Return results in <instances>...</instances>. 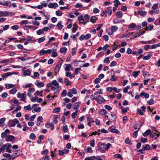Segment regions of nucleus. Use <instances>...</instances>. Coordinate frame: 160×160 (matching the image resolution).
<instances>
[{
    "mask_svg": "<svg viewBox=\"0 0 160 160\" xmlns=\"http://www.w3.org/2000/svg\"><path fill=\"white\" fill-rule=\"evenodd\" d=\"M52 85L54 86L52 87V91H55L56 89H57L56 91H55L54 94L58 93L59 90L61 89V87L59 86V84L58 82L56 80H54L52 82Z\"/></svg>",
    "mask_w": 160,
    "mask_h": 160,
    "instance_id": "obj_1",
    "label": "nucleus"
},
{
    "mask_svg": "<svg viewBox=\"0 0 160 160\" xmlns=\"http://www.w3.org/2000/svg\"><path fill=\"white\" fill-rule=\"evenodd\" d=\"M98 148L97 150L99 151L102 153H103L105 152V144L101 142H99L98 144Z\"/></svg>",
    "mask_w": 160,
    "mask_h": 160,
    "instance_id": "obj_2",
    "label": "nucleus"
},
{
    "mask_svg": "<svg viewBox=\"0 0 160 160\" xmlns=\"http://www.w3.org/2000/svg\"><path fill=\"white\" fill-rule=\"evenodd\" d=\"M63 62V61L61 60L58 61V63L55 68V71L56 72H58L59 71Z\"/></svg>",
    "mask_w": 160,
    "mask_h": 160,
    "instance_id": "obj_3",
    "label": "nucleus"
},
{
    "mask_svg": "<svg viewBox=\"0 0 160 160\" xmlns=\"http://www.w3.org/2000/svg\"><path fill=\"white\" fill-rule=\"evenodd\" d=\"M9 122L13 123L12 124H9V127H14L16 125V124L18 123H19V121L16 118H15L13 120H11L9 121Z\"/></svg>",
    "mask_w": 160,
    "mask_h": 160,
    "instance_id": "obj_4",
    "label": "nucleus"
},
{
    "mask_svg": "<svg viewBox=\"0 0 160 160\" xmlns=\"http://www.w3.org/2000/svg\"><path fill=\"white\" fill-rule=\"evenodd\" d=\"M141 109H138L137 110V113L139 114L140 115L143 114L144 112H145L146 108L144 106H142L141 107Z\"/></svg>",
    "mask_w": 160,
    "mask_h": 160,
    "instance_id": "obj_5",
    "label": "nucleus"
},
{
    "mask_svg": "<svg viewBox=\"0 0 160 160\" xmlns=\"http://www.w3.org/2000/svg\"><path fill=\"white\" fill-rule=\"evenodd\" d=\"M0 5L3 6H6L10 7L11 6V4L10 1H4L3 2H0Z\"/></svg>",
    "mask_w": 160,
    "mask_h": 160,
    "instance_id": "obj_6",
    "label": "nucleus"
},
{
    "mask_svg": "<svg viewBox=\"0 0 160 160\" xmlns=\"http://www.w3.org/2000/svg\"><path fill=\"white\" fill-rule=\"evenodd\" d=\"M10 133V131L8 129H6L4 132H3L1 133V137L2 138H4L6 137L8 134Z\"/></svg>",
    "mask_w": 160,
    "mask_h": 160,
    "instance_id": "obj_7",
    "label": "nucleus"
},
{
    "mask_svg": "<svg viewBox=\"0 0 160 160\" xmlns=\"http://www.w3.org/2000/svg\"><path fill=\"white\" fill-rule=\"evenodd\" d=\"M111 117L110 118L109 121L111 122H115L116 121L117 116L116 115L112 112H111Z\"/></svg>",
    "mask_w": 160,
    "mask_h": 160,
    "instance_id": "obj_8",
    "label": "nucleus"
},
{
    "mask_svg": "<svg viewBox=\"0 0 160 160\" xmlns=\"http://www.w3.org/2000/svg\"><path fill=\"white\" fill-rule=\"evenodd\" d=\"M58 7V5L57 3L55 2L53 3H50L48 5V7L50 8H56Z\"/></svg>",
    "mask_w": 160,
    "mask_h": 160,
    "instance_id": "obj_9",
    "label": "nucleus"
},
{
    "mask_svg": "<svg viewBox=\"0 0 160 160\" xmlns=\"http://www.w3.org/2000/svg\"><path fill=\"white\" fill-rule=\"evenodd\" d=\"M45 126L47 128H50L52 130L54 129V125L52 123H46Z\"/></svg>",
    "mask_w": 160,
    "mask_h": 160,
    "instance_id": "obj_10",
    "label": "nucleus"
},
{
    "mask_svg": "<svg viewBox=\"0 0 160 160\" xmlns=\"http://www.w3.org/2000/svg\"><path fill=\"white\" fill-rule=\"evenodd\" d=\"M65 75L66 77H69L71 79L74 78L75 76L74 74H71L70 72H66Z\"/></svg>",
    "mask_w": 160,
    "mask_h": 160,
    "instance_id": "obj_11",
    "label": "nucleus"
},
{
    "mask_svg": "<svg viewBox=\"0 0 160 160\" xmlns=\"http://www.w3.org/2000/svg\"><path fill=\"white\" fill-rule=\"evenodd\" d=\"M105 12H106V13H108V15L109 16H110L112 13V10L111 8H108L104 10Z\"/></svg>",
    "mask_w": 160,
    "mask_h": 160,
    "instance_id": "obj_12",
    "label": "nucleus"
},
{
    "mask_svg": "<svg viewBox=\"0 0 160 160\" xmlns=\"http://www.w3.org/2000/svg\"><path fill=\"white\" fill-rule=\"evenodd\" d=\"M97 99L98 102L100 103L104 102L105 101L103 98L100 95H98L97 96Z\"/></svg>",
    "mask_w": 160,
    "mask_h": 160,
    "instance_id": "obj_13",
    "label": "nucleus"
},
{
    "mask_svg": "<svg viewBox=\"0 0 160 160\" xmlns=\"http://www.w3.org/2000/svg\"><path fill=\"white\" fill-rule=\"evenodd\" d=\"M152 56V53L150 52L148 53L147 56H145L143 57V59L145 60H148L149 59L150 57Z\"/></svg>",
    "mask_w": 160,
    "mask_h": 160,
    "instance_id": "obj_14",
    "label": "nucleus"
},
{
    "mask_svg": "<svg viewBox=\"0 0 160 160\" xmlns=\"http://www.w3.org/2000/svg\"><path fill=\"white\" fill-rule=\"evenodd\" d=\"M69 151V150L67 149L63 150L62 151L59 150V151L58 154L60 155H61L67 153Z\"/></svg>",
    "mask_w": 160,
    "mask_h": 160,
    "instance_id": "obj_15",
    "label": "nucleus"
},
{
    "mask_svg": "<svg viewBox=\"0 0 160 160\" xmlns=\"http://www.w3.org/2000/svg\"><path fill=\"white\" fill-rule=\"evenodd\" d=\"M35 84L37 85L38 88H41L44 86V84L43 82H39L37 81L35 83Z\"/></svg>",
    "mask_w": 160,
    "mask_h": 160,
    "instance_id": "obj_16",
    "label": "nucleus"
},
{
    "mask_svg": "<svg viewBox=\"0 0 160 160\" xmlns=\"http://www.w3.org/2000/svg\"><path fill=\"white\" fill-rule=\"evenodd\" d=\"M26 94L25 93H21L20 92H18L17 94V97L18 98H26Z\"/></svg>",
    "mask_w": 160,
    "mask_h": 160,
    "instance_id": "obj_17",
    "label": "nucleus"
},
{
    "mask_svg": "<svg viewBox=\"0 0 160 160\" xmlns=\"http://www.w3.org/2000/svg\"><path fill=\"white\" fill-rule=\"evenodd\" d=\"M87 120L88 122V125L89 127L91 126V123H92V122H95V121L93 120H92V121H91V118L89 116H88L87 117Z\"/></svg>",
    "mask_w": 160,
    "mask_h": 160,
    "instance_id": "obj_18",
    "label": "nucleus"
},
{
    "mask_svg": "<svg viewBox=\"0 0 160 160\" xmlns=\"http://www.w3.org/2000/svg\"><path fill=\"white\" fill-rule=\"evenodd\" d=\"M140 96L141 97L144 96L145 98H149V95L146 92H142L140 93Z\"/></svg>",
    "mask_w": 160,
    "mask_h": 160,
    "instance_id": "obj_19",
    "label": "nucleus"
},
{
    "mask_svg": "<svg viewBox=\"0 0 160 160\" xmlns=\"http://www.w3.org/2000/svg\"><path fill=\"white\" fill-rule=\"evenodd\" d=\"M66 67L65 68V71H69L70 70V68H72V66L70 64H65Z\"/></svg>",
    "mask_w": 160,
    "mask_h": 160,
    "instance_id": "obj_20",
    "label": "nucleus"
},
{
    "mask_svg": "<svg viewBox=\"0 0 160 160\" xmlns=\"http://www.w3.org/2000/svg\"><path fill=\"white\" fill-rule=\"evenodd\" d=\"M138 13L141 16L143 17L147 14V12L145 11H143L142 10H139L138 12Z\"/></svg>",
    "mask_w": 160,
    "mask_h": 160,
    "instance_id": "obj_21",
    "label": "nucleus"
},
{
    "mask_svg": "<svg viewBox=\"0 0 160 160\" xmlns=\"http://www.w3.org/2000/svg\"><path fill=\"white\" fill-rule=\"evenodd\" d=\"M15 137L14 136L9 135L8 136V140H6L7 141H8L12 142L14 140Z\"/></svg>",
    "mask_w": 160,
    "mask_h": 160,
    "instance_id": "obj_22",
    "label": "nucleus"
},
{
    "mask_svg": "<svg viewBox=\"0 0 160 160\" xmlns=\"http://www.w3.org/2000/svg\"><path fill=\"white\" fill-rule=\"evenodd\" d=\"M113 127H114V126H112L110 128L111 129L110 131L111 132H112L115 133L117 134L119 132V131L118 130L112 128Z\"/></svg>",
    "mask_w": 160,
    "mask_h": 160,
    "instance_id": "obj_23",
    "label": "nucleus"
},
{
    "mask_svg": "<svg viewBox=\"0 0 160 160\" xmlns=\"http://www.w3.org/2000/svg\"><path fill=\"white\" fill-rule=\"evenodd\" d=\"M56 50L55 49H52V56L53 57H55L58 56V53L56 52Z\"/></svg>",
    "mask_w": 160,
    "mask_h": 160,
    "instance_id": "obj_24",
    "label": "nucleus"
},
{
    "mask_svg": "<svg viewBox=\"0 0 160 160\" xmlns=\"http://www.w3.org/2000/svg\"><path fill=\"white\" fill-rule=\"evenodd\" d=\"M84 18L86 20L85 21H84V25H85L87 23V22H88L89 17L88 14H86L84 16Z\"/></svg>",
    "mask_w": 160,
    "mask_h": 160,
    "instance_id": "obj_25",
    "label": "nucleus"
},
{
    "mask_svg": "<svg viewBox=\"0 0 160 160\" xmlns=\"http://www.w3.org/2000/svg\"><path fill=\"white\" fill-rule=\"evenodd\" d=\"M160 134V133L158 134L157 133H154L153 134H150V135L151 138H156Z\"/></svg>",
    "mask_w": 160,
    "mask_h": 160,
    "instance_id": "obj_26",
    "label": "nucleus"
},
{
    "mask_svg": "<svg viewBox=\"0 0 160 160\" xmlns=\"http://www.w3.org/2000/svg\"><path fill=\"white\" fill-rule=\"evenodd\" d=\"M151 132V131L150 130L148 129L142 134V135L144 137H146L149 134H150Z\"/></svg>",
    "mask_w": 160,
    "mask_h": 160,
    "instance_id": "obj_27",
    "label": "nucleus"
},
{
    "mask_svg": "<svg viewBox=\"0 0 160 160\" xmlns=\"http://www.w3.org/2000/svg\"><path fill=\"white\" fill-rule=\"evenodd\" d=\"M116 16L119 18H122V12L121 11H118L116 13Z\"/></svg>",
    "mask_w": 160,
    "mask_h": 160,
    "instance_id": "obj_28",
    "label": "nucleus"
},
{
    "mask_svg": "<svg viewBox=\"0 0 160 160\" xmlns=\"http://www.w3.org/2000/svg\"><path fill=\"white\" fill-rule=\"evenodd\" d=\"M111 30L113 32H116L118 29V28L115 26H112L111 28Z\"/></svg>",
    "mask_w": 160,
    "mask_h": 160,
    "instance_id": "obj_29",
    "label": "nucleus"
},
{
    "mask_svg": "<svg viewBox=\"0 0 160 160\" xmlns=\"http://www.w3.org/2000/svg\"><path fill=\"white\" fill-rule=\"evenodd\" d=\"M122 110V112L123 113H126L128 110L129 109V108L127 107L126 108H124V107L123 108L121 109Z\"/></svg>",
    "mask_w": 160,
    "mask_h": 160,
    "instance_id": "obj_30",
    "label": "nucleus"
},
{
    "mask_svg": "<svg viewBox=\"0 0 160 160\" xmlns=\"http://www.w3.org/2000/svg\"><path fill=\"white\" fill-rule=\"evenodd\" d=\"M6 88L7 89H9L11 88H13L15 87V85L12 84H6Z\"/></svg>",
    "mask_w": 160,
    "mask_h": 160,
    "instance_id": "obj_31",
    "label": "nucleus"
},
{
    "mask_svg": "<svg viewBox=\"0 0 160 160\" xmlns=\"http://www.w3.org/2000/svg\"><path fill=\"white\" fill-rule=\"evenodd\" d=\"M125 143L127 144H128L129 145H131L132 143L128 138H127L125 140Z\"/></svg>",
    "mask_w": 160,
    "mask_h": 160,
    "instance_id": "obj_32",
    "label": "nucleus"
},
{
    "mask_svg": "<svg viewBox=\"0 0 160 160\" xmlns=\"http://www.w3.org/2000/svg\"><path fill=\"white\" fill-rule=\"evenodd\" d=\"M18 156L17 155V153L16 152L13 153L12 156V157L9 158V160H13L15 158Z\"/></svg>",
    "mask_w": 160,
    "mask_h": 160,
    "instance_id": "obj_33",
    "label": "nucleus"
},
{
    "mask_svg": "<svg viewBox=\"0 0 160 160\" xmlns=\"http://www.w3.org/2000/svg\"><path fill=\"white\" fill-rule=\"evenodd\" d=\"M12 74V73H11L8 72L5 73L4 75H2V77L3 78V79H4V78H5L6 77L9 76Z\"/></svg>",
    "mask_w": 160,
    "mask_h": 160,
    "instance_id": "obj_34",
    "label": "nucleus"
},
{
    "mask_svg": "<svg viewBox=\"0 0 160 160\" xmlns=\"http://www.w3.org/2000/svg\"><path fill=\"white\" fill-rule=\"evenodd\" d=\"M23 70L24 76L30 75L31 72L28 70H24L23 69Z\"/></svg>",
    "mask_w": 160,
    "mask_h": 160,
    "instance_id": "obj_35",
    "label": "nucleus"
},
{
    "mask_svg": "<svg viewBox=\"0 0 160 160\" xmlns=\"http://www.w3.org/2000/svg\"><path fill=\"white\" fill-rule=\"evenodd\" d=\"M140 73V71H134L132 73V75L134 78H136L138 76V75Z\"/></svg>",
    "mask_w": 160,
    "mask_h": 160,
    "instance_id": "obj_36",
    "label": "nucleus"
},
{
    "mask_svg": "<svg viewBox=\"0 0 160 160\" xmlns=\"http://www.w3.org/2000/svg\"><path fill=\"white\" fill-rule=\"evenodd\" d=\"M98 19V18L95 16H92L91 17L90 21L92 23H95V21Z\"/></svg>",
    "mask_w": 160,
    "mask_h": 160,
    "instance_id": "obj_37",
    "label": "nucleus"
},
{
    "mask_svg": "<svg viewBox=\"0 0 160 160\" xmlns=\"http://www.w3.org/2000/svg\"><path fill=\"white\" fill-rule=\"evenodd\" d=\"M136 27V24L134 23H132L129 25L128 28L130 29H133Z\"/></svg>",
    "mask_w": 160,
    "mask_h": 160,
    "instance_id": "obj_38",
    "label": "nucleus"
},
{
    "mask_svg": "<svg viewBox=\"0 0 160 160\" xmlns=\"http://www.w3.org/2000/svg\"><path fill=\"white\" fill-rule=\"evenodd\" d=\"M73 109H77L79 107V102L75 103L73 104Z\"/></svg>",
    "mask_w": 160,
    "mask_h": 160,
    "instance_id": "obj_39",
    "label": "nucleus"
},
{
    "mask_svg": "<svg viewBox=\"0 0 160 160\" xmlns=\"http://www.w3.org/2000/svg\"><path fill=\"white\" fill-rule=\"evenodd\" d=\"M24 109L25 110H28V111H30L32 110V108L31 107V105L28 104L27 106H25L24 107Z\"/></svg>",
    "mask_w": 160,
    "mask_h": 160,
    "instance_id": "obj_40",
    "label": "nucleus"
},
{
    "mask_svg": "<svg viewBox=\"0 0 160 160\" xmlns=\"http://www.w3.org/2000/svg\"><path fill=\"white\" fill-rule=\"evenodd\" d=\"M114 2L115 3L114 5L117 8L119 5L120 4V2L118 0H115L114 1Z\"/></svg>",
    "mask_w": 160,
    "mask_h": 160,
    "instance_id": "obj_41",
    "label": "nucleus"
},
{
    "mask_svg": "<svg viewBox=\"0 0 160 160\" xmlns=\"http://www.w3.org/2000/svg\"><path fill=\"white\" fill-rule=\"evenodd\" d=\"M67 48L66 47H63L60 48V52L61 53L66 52L67 51Z\"/></svg>",
    "mask_w": 160,
    "mask_h": 160,
    "instance_id": "obj_42",
    "label": "nucleus"
},
{
    "mask_svg": "<svg viewBox=\"0 0 160 160\" xmlns=\"http://www.w3.org/2000/svg\"><path fill=\"white\" fill-rule=\"evenodd\" d=\"M32 86V84L31 83H29L28 84H25L24 85H23L22 87L23 88H28L31 87Z\"/></svg>",
    "mask_w": 160,
    "mask_h": 160,
    "instance_id": "obj_43",
    "label": "nucleus"
},
{
    "mask_svg": "<svg viewBox=\"0 0 160 160\" xmlns=\"http://www.w3.org/2000/svg\"><path fill=\"white\" fill-rule=\"evenodd\" d=\"M61 23L62 22L60 21L58 23L57 25V26L59 28V29L60 30L63 27V25L61 24Z\"/></svg>",
    "mask_w": 160,
    "mask_h": 160,
    "instance_id": "obj_44",
    "label": "nucleus"
},
{
    "mask_svg": "<svg viewBox=\"0 0 160 160\" xmlns=\"http://www.w3.org/2000/svg\"><path fill=\"white\" fill-rule=\"evenodd\" d=\"M107 113V111L105 109H102L99 112V113L102 115H104Z\"/></svg>",
    "mask_w": 160,
    "mask_h": 160,
    "instance_id": "obj_45",
    "label": "nucleus"
},
{
    "mask_svg": "<svg viewBox=\"0 0 160 160\" xmlns=\"http://www.w3.org/2000/svg\"><path fill=\"white\" fill-rule=\"evenodd\" d=\"M65 84L66 86H68L70 85V82L68 78H66L65 79Z\"/></svg>",
    "mask_w": 160,
    "mask_h": 160,
    "instance_id": "obj_46",
    "label": "nucleus"
},
{
    "mask_svg": "<svg viewBox=\"0 0 160 160\" xmlns=\"http://www.w3.org/2000/svg\"><path fill=\"white\" fill-rule=\"evenodd\" d=\"M100 16L102 17H103L104 16H105V17H107V15L106 13V12H105L104 10H102L101 11V13L100 14Z\"/></svg>",
    "mask_w": 160,
    "mask_h": 160,
    "instance_id": "obj_47",
    "label": "nucleus"
},
{
    "mask_svg": "<svg viewBox=\"0 0 160 160\" xmlns=\"http://www.w3.org/2000/svg\"><path fill=\"white\" fill-rule=\"evenodd\" d=\"M29 138L33 140L35 139L36 136L35 134L33 133H31L30 136Z\"/></svg>",
    "mask_w": 160,
    "mask_h": 160,
    "instance_id": "obj_48",
    "label": "nucleus"
},
{
    "mask_svg": "<svg viewBox=\"0 0 160 160\" xmlns=\"http://www.w3.org/2000/svg\"><path fill=\"white\" fill-rule=\"evenodd\" d=\"M87 152L88 153H92V148L90 147H88L86 149Z\"/></svg>",
    "mask_w": 160,
    "mask_h": 160,
    "instance_id": "obj_49",
    "label": "nucleus"
},
{
    "mask_svg": "<svg viewBox=\"0 0 160 160\" xmlns=\"http://www.w3.org/2000/svg\"><path fill=\"white\" fill-rule=\"evenodd\" d=\"M10 92L11 94H14L17 92V89L16 88H12L10 91Z\"/></svg>",
    "mask_w": 160,
    "mask_h": 160,
    "instance_id": "obj_50",
    "label": "nucleus"
},
{
    "mask_svg": "<svg viewBox=\"0 0 160 160\" xmlns=\"http://www.w3.org/2000/svg\"><path fill=\"white\" fill-rule=\"evenodd\" d=\"M109 57H107L104 60L103 62L105 63H109Z\"/></svg>",
    "mask_w": 160,
    "mask_h": 160,
    "instance_id": "obj_51",
    "label": "nucleus"
},
{
    "mask_svg": "<svg viewBox=\"0 0 160 160\" xmlns=\"http://www.w3.org/2000/svg\"><path fill=\"white\" fill-rule=\"evenodd\" d=\"M60 108L58 107L54 109L53 111V112L54 113L58 112L60 111Z\"/></svg>",
    "mask_w": 160,
    "mask_h": 160,
    "instance_id": "obj_52",
    "label": "nucleus"
},
{
    "mask_svg": "<svg viewBox=\"0 0 160 160\" xmlns=\"http://www.w3.org/2000/svg\"><path fill=\"white\" fill-rule=\"evenodd\" d=\"M147 103L149 105H151L154 103V100L152 98L149 101H147Z\"/></svg>",
    "mask_w": 160,
    "mask_h": 160,
    "instance_id": "obj_53",
    "label": "nucleus"
},
{
    "mask_svg": "<svg viewBox=\"0 0 160 160\" xmlns=\"http://www.w3.org/2000/svg\"><path fill=\"white\" fill-rule=\"evenodd\" d=\"M56 14L58 16H61L62 15V13L60 11L58 10L56 12Z\"/></svg>",
    "mask_w": 160,
    "mask_h": 160,
    "instance_id": "obj_54",
    "label": "nucleus"
},
{
    "mask_svg": "<svg viewBox=\"0 0 160 160\" xmlns=\"http://www.w3.org/2000/svg\"><path fill=\"white\" fill-rule=\"evenodd\" d=\"M105 150H108L109 147L111 146V144L110 143H108L107 144H105Z\"/></svg>",
    "mask_w": 160,
    "mask_h": 160,
    "instance_id": "obj_55",
    "label": "nucleus"
},
{
    "mask_svg": "<svg viewBox=\"0 0 160 160\" xmlns=\"http://www.w3.org/2000/svg\"><path fill=\"white\" fill-rule=\"evenodd\" d=\"M115 157L117 158L122 159L123 158L121 155L119 154H116L114 155Z\"/></svg>",
    "mask_w": 160,
    "mask_h": 160,
    "instance_id": "obj_56",
    "label": "nucleus"
},
{
    "mask_svg": "<svg viewBox=\"0 0 160 160\" xmlns=\"http://www.w3.org/2000/svg\"><path fill=\"white\" fill-rule=\"evenodd\" d=\"M116 64H117L116 62V61H113L112 62H111V63L110 65V66L111 67H113V66H116Z\"/></svg>",
    "mask_w": 160,
    "mask_h": 160,
    "instance_id": "obj_57",
    "label": "nucleus"
},
{
    "mask_svg": "<svg viewBox=\"0 0 160 160\" xmlns=\"http://www.w3.org/2000/svg\"><path fill=\"white\" fill-rule=\"evenodd\" d=\"M8 95V94L7 92H5L3 93L2 94L1 96L2 98H6L7 97Z\"/></svg>",
    "mask_w": 160,
    "mask_h": 160,
    "instance_id": "obj_58",
    "label": "nucleus"
},
{
    "mask_svg": "<svg viewBox=\"0 0 160 160\" xmlns=\"http://www.w3.org/2000/svg\"><path fill=\"white\" fill-rule=\"evenodd\" d=\"M44 33V32L42 29H39L37 31V34L38 35H41V34H43Z\"/></svg>",
    "mask_w": 160,
    "mask_h": 160,
    "instance_id": "obj_59",
    "label": "nucleus"
},
{
    "mask_svg": "<svg viewBox=\"0 0 160 160\" xmlns=\"http://www.w3.org/2000/svg\"><path fill=\"white\" fill-rule=\"evenodd\" d=\"M78 112V110H77V111H76L75 112H73L72 113V117L73 118H75L76 116H77V113Z\"/></svg>",
    "mask_w": 160,
    "mask_h": 160,
    "instance_id": "obj_60",
    "label": "nucleus"
},
{
    "mask_svg": "<svg viewBox=\"0 0 160 160\" xmlns=\"http://www.w3.org/2000/svg\"><path fill=\"white\" fill-rule=\"evenodd\" d=\"M63 131L65 132H67L68 131V128L67 125L64 126L62 128Z\"/></svg>",
    "mask_w": 160,
    "mask_h": 160,
    "instance_id": "obj_61",
    "label": "nucleus"
},
{
    "mask_svg": "<svg viewBox=\"0 0 160 160\" xmlns=\"http://www.w3.org/2000/svg\"><path fill=\"white\" fill-rule=\"evenodd\" d=\"M99 12V10L96 8H95L93 9V12L94 13H97Z\"/></svg>",
    "mask_w": 160,
    "mask_h": 160,
    "instance_id": "obj_62",
    "label": "nucleus"
},
{
    "mask_svg": "<svg viewBox=\"0 0 160 160\" xmlns=\"http://www.w3.org/2000/svg\"><path fill=\"white\" fill-rule=\"evenodd\" d=\"M7 147V145L4 144L0 148V151L1 152L4 150Z\"/></svg>",
    "mask_w": 160,
    "mask_h": 160,
    "instance_id": "obj_63",
    "label": "nucleus"
},
{
    "mask_svg": "<svg viewBox=\"0 0 160 160\" xmlns=\"http://www.w3.org/2000/svg\"><path fill=\"white\" fill-rule=\"evenodd\" d=\"M45 40V38L44 37L40 38L38 39V42L41 43V42L44 41Z\"/></svg>",
    "mask_w": 160,
    "mask_h": 160,
    "instance_id": "obj_64",
    "label": "nucleus"
}]
</instances>
